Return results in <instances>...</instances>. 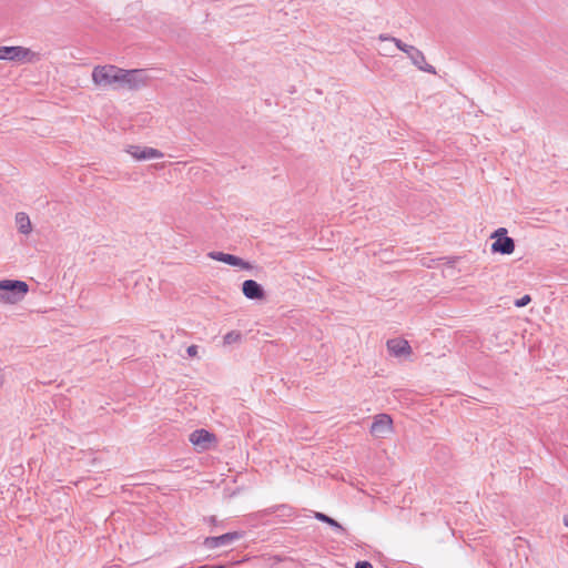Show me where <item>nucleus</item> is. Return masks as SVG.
I'll return each instance as SVG.
<instances>
[{"label":"nucleus","instance_id":"f257e3e1","mask_svg":"<svg viewBox=\"0 0 568 568\" xmlns=\"http://www.w3.org/2000/svg\"><path fill=\"white\" fill-rule=\"evenodd\" d=\"M122 68L113 64L97 65L92 70V81L100 89L120 90Z\"/></svg>","mask_w":568,"mask_h":568},{"label":"nucleus","instance_id":"f03ea898","mask_svg":"<svg viewBox=\"0 0 568 568\" xmlns=\"http://www.w3.org/2000/svg\"><path fill=\"white\" fill-rule=\"evenodd\" d=\"M29 291L26 282L19 280L0 281V303L17 304L21 302Z\"/></svg>","mask_w":568,"mask_h":568},{"label":"nucleus","instance_id":"7ed1b4c3","mask_svg":"<svg viewBox=\"0 0 568 568\" xmlns=\"http://www.w3.org/2000/svg\"><path fill=\"white\" fill-rule=\"evenodd\" d=\"M150 80L151 78L149 77L148 72L143 69H122L120 89H125L130 91L140 90L146 87Z\"/></svg>","mask_w":568,"mask_h":568},{"label":"nucleus","instance_id":"20e7f679","mask_svg":"<svg viewBox=\"0 0 568 568\" xmlns=\"http://www.w3.org/2000/svg\"><path fill=\"white\" fill-rule=\"evenodd\" d=\"M491 239H495V242L491 244V251L494 253H500L504 255H510L515 251V241L507 236V230L505 227H499L491 234Z\"/></svg>","mask_w":568,"mask_h":568},{"label":"nucleus","instance_id":"39448f33","mask_svg":"<svg viewBox=\"0 0 568 568\" xmlns=\"http://www.w3.org/2000/svg\"><path fill=\"white\" fill-rule=\"evenodd\" d=\"M36 57L34 52L23 47H0V60L31 62Z\"/></svg>","mask_w":568,"mask_h":568},{"label":"nucleus","instance_id":"423d86ee","mask_svg":"<svg viewBox=\"0 0 568 568\" xmlns=\"http://www.w3.org/2000/svg\"><path fill=\"white\" fill-rule=\"evenodd\" d=\"M393 432V419L387 414H378L374 417L371 434L377 438H384Z\"/></svg>","mask_w":568,"mask_h":568},{"label":"nucleus","instance_id":"0eeeda50","mask_svg":"<svg viewBox=\"0 0 568 568\" xmlns=\"http://www.w3.org/2000/svg\"><path fill=\"white\" fill-rule=\"evenodd\" d=\"M242 537L243 532L232 531L216 537H206L203 541V545L206 549H214L219 547L229 546L232 542L241 539Z\"/></svg>","mask_w":568,"mask_h":568},{"label":"nucleus","instance_id":"6e6552de","mask_svg":"<svg viewBox=\"0 0 568 568\" xmlns=\"http://www.w3.org/2000/svg\"><path fill=\"white\" fill-rule=\"evenodd\" d=\"M126 152L138 161L161 159L163 153L158 149L150 146L130 145Z\"/></svg>","mask_w":568,"mask_h":568},{"label":"nucleus","instance_id":"1a4fd4ad","mask_svg":"<svg viewBox=\"0 0 568 568\" xmlns=\"http://www.w3.org/2000/svg\"><path fill=\"white\" fill-rule=\"evenodd\" d=\"M207 256L214 261L223 262L231 266L240 267L242 270H251L252 268V265L248 262L242 260L239 256L232 255V254L212 251L207 254Z\"/></svg>","mask_w":568,"mask_h":568},{"label":"nucleus","instance_id":"9d476101","mask_svg":"<svg viewBox=\"0 0 568 568\" xmlns=\"http://www.w3.org/2000/svg\"><path fill=\"white\" fill-rule=\"evenodd\" d=\"M406 54L417 69L430 74H436V69L426 62V58L419 49L412 45Z\"/></svg>","mask_w":568,"mask_h":568},{"label":"nucleus","instance_id":"9b49d317","mask_svg":"<svg viewBox=\"0 0 568 568\" xmlns=\"http://www.w3.org/2000/svg\"><path fill=\"white\" fill-rule=\"evenodd\" d=\"M242 292L248 300H262L265 297L263 287L254 280H246L242 284Z\"/></svg>","mask_w":568,"mask_h":568},{"label":"nucleus","instance_id":"f8f14e48","mask_svg":"<svg viewBox=\"0 0 568 568\" xmlns=\"http://www.w3.org/2000/svg\"><path fill=\"white\" fill-rule=\"evenodd\" d=\"M387 348L390 354L397 357L409 355L412 352L408 342L399 338L389 339L387 342Z\"/></svg>","mask_w":568,"mask_h":568},{"label":"nucleus","instance_id":"ddd939ff","mask_svg":"<svg viewBox=\"0 0 568 568\" xmlns=\"http://www.w3.org/2000/svg\"><path fill=\"white\" fill-rule=\"evenodd\" d=\"M213 439L214 435L205 429H196L190 435V442L201 449L207 448Z\"/></svg>","mask_w":568,"mask_h":568},{"label":"nucleus","instance_id":"4468645a","mask_svg":"<svg viewBox=\"0 0 568 568\" xmlns=\"http://www.w3.org/2000/svg\"><path fill=\"white\" fill-rule=\"evenodd\" d=\"M16 224L18 226L19 232L22 234L27 235V234L31 233V231H32L31 221H30L28 214H26L23 212L17 213Z\"/></svg>","mask_w":568,"mask_h":568},{"label":"nucleus","instance_id":"2eb2a0df","mask_svg":"<svg viewBox=\"0 0 568 568\" xmlns=\"http://www.w3.org/2000/svg\"><path fill=\"white\" fill-rule=\"evenodd\" d=\"M378 40H379V41H390V42H393V43L395 44V47H396L398 50H400V51H403V52H405V53H407V52H408V49H410V48H412V45L406 44V43H404L402 40H399V39H397V38H394V37H390V36H388V34H379V36H378Z\"/></svg>","mask_w":568,"mask_h":568},{"label":"nucleus","instance_id":"dca6fc26","mask_svg":"<svg viewBox=\"0 0 568 568\" xmlns=\"http://www.w3.org/2000/svg\"><path fill=\"white\" fill-rule=\"evenodd\" d=\"M315 518L323 521V523H326L328 524L329 526H332L333 528L336 529V531L338 534H343L344 532V528L342 527L341 524H338L335 519L331 518L329 516L323 514V513H315Z\"/></svg>","mask_w":568,"mask_h":568},{"label":"nucleus","instance_id":"f3484780","mask_svg":"<svg viewBox=\"0 0 568 568\" xmlns=\"http://www.w3.org/2000/svg\"><path fill=\"white\" fill-rule=\"evenodd\" d=\"M241 335L236 332H230L224 336V343L225 344H232L240 339Z\"/></svg>","mask_w":568,"mask_h":568},{"label":"nucleus","instance_id":"a211bd4d","mask_svg":"<svg viewBox=\"0 0 568 568\" xmlns=\"http://www.w3.org/2000/svg\"><path fill=\"white\" fill-rule=\"evenodd\" d=\"M531 298L529 295H524L523 297L515 301L516 307H524L530 303Z\"/></svg>","mask_w":568,"mask_h":568},{"label":"nucleus","instance_id":"6ab92c4d","mask_svg":"<svg viewBox=\"0 0 568 568\" xmlns=\"http://www.w3.org/2000/svg\"><path fill=\"white\" fill-rule=\"evenodd\" d=\"M186 353L190 357L196 356L197 355V346L196 345L189 346L186 349Z\"/></svg>","mask_w":568,"mask_h":568},{"label":"nucleus","instance_id":"aec40b11","mask_svg":"<svg viewBox=\"0 0 568 568\" xmlns=\"http://www.w3.org/2000/svg\"><path fill=\"white\" fill-rule=\"evenodd\" d=\"M379 53L384 57H393V49L390 47H384Z\"/></svg>","mask_w":568,"mask_h":568},{"label":"nucleus","instance_id":"412c9836","mask_svg":"<svg viewBox=\"0 0 568 568\" xmlns=\"http://www.w3.org/2000/svg\"><path fill=\"white\" fill-rule=\"evenodd\" d=\"M355 568H373V566L369 561L364 560L356 562Z\"/></svg>","mask_w":568,"mask_h":568},{"label":"nucleus","instance_id":"4be33fe9","mask_svg":"<svg viewBox=\"0 0 568 568\" xmlns=\"http://www.w3.org/2000/svg\"><path fill=\"white\" fill-rule=\"evenodd\" d=\"M197 568H223V567L222 566H216V567L201 566V567H197Z\"/></svg>","mask_w":568,"mask_h":568},{"label":"nucleus","instance_id":"5701e85b","mask_svg":"<svg viewBox=\"0 0 568 568\" xmlns=\"http://www.w3.org/2000/svg\"><path fill=\"white\" fill-rule=\"evenodd\" d=\"M564 523H565V525L568 527V515H567V516H565V518H564Z\"/></svg>","mask_w":568,"mask_h":568}]
</instances>
